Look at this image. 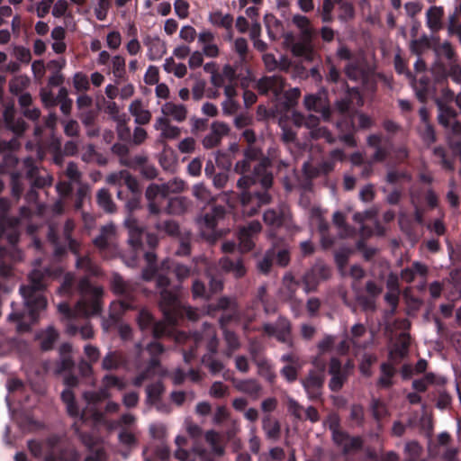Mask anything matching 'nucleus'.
Here are the masks:
<instances>
[{
  "mask_svg": "<svg viewBox=\"0 0 461 461\" xmlns=\"http://www.w3.org/2000/svg\"><path fill=\"white\" fill-rule=\"evenodd\" d=\"M96 203L98 206L107 213H113L116 211V205L113 201L108 189L101 188L96 194Z\"/></svg>",
  "mask_w": 461,
  "mask_h": 461,
  "instance_id": "34",
  "label": "nucleus"
},
{
  "mask_svg": "<svg viewBox=\"0 0 461 461\" xmlns=\"http://www.w3.org/2000/svg\"><path fill=\"white\" fill-rule=\"evenodd\" d=\"M430 47V42L429 38L426 35H423L418 40H412L410 44L411 51L417 55L420 56L422 52Z\"/></svg>",
  "mask_w": 461,
  "mask_h": 461,
  "instance_id": "54",
  "label": "nucleus"
},
{
  "mask_svg": "<svg viewBox=\"0 0 461 461\" xmlns=\"http://www.w3.org/2000/svg\"><path fill=\"white\" fill-rule=\"evenodd\" d=\"M263 429L267 436L270 438H276L280 433V425L276 420L266 418L263 420Z\"/></svg>",
  "mask_w": 461,
  "mask_h": 461,
  "instance_id": "51",
  "label": "nucleus"
},
{
  "mask_svg": "<svg viewBox=\"0 0 461 461\" xmlns=\"http://www.w3.org/2000/svg\"><path fill=\"white\" fill-rule=\"evenodd\" d=\"M203 326V332L195 331L190 336H187L185 332H180L176 336V340L178 343H183L181 349L183 358L186 364H191L197 358L199 349L204 346L207 352L201 358L202 365L212 375L220 373L227 375L225 364L216 357L219 342L215 329L207 322Z\"/></svg>",
  "mask_w": 461,
  "mask_h": 461,
  "instance_id": "3",
  "label": "nucleus"
},
{
  "mask_svg": "<svg viewBox=\"0 0 461 461\" xmlns=\"http://www.w3.org/2000/svg\"><path fill=\"white\" fill-rule=\"evenodd\" d=\"M285 80L281 76H265L256 84V89L260 95H267L272 94L276 99L283 94Z\"/></svg>",
  "mask_w": 461,
  "mask_h": 461,
  "instance_id": "22",
  "label": "nucleus"
},
{
  "mask_svg": "<svg viewBox=\"0 0 461 461\" xmlns=\"http://www.w3.org/2000/svg\"><path fill=\"white\" fill-rule=\"evenodd\" d=\"M331 276V268L322 263H316L302 278L303 290L306 294L315 292L321 281H325Z\"/></svg>",
  "mask_w": 461,
  "mask_h": 461,
  "instance_id": "18",
  "label": "nucleus"
},
{
  "mask_svg": "<svg viewBox=\"0 0 461 461\" xmlns=\"http://www.w3.org/2000/svg\"><path fill=\"white\" fill-rule=\"evenodd\" d=\"M230 131V127L221 122H214L211 125V131L203 140V146L205 149H212L217 147L223 136Z\"/></svg>",
  "mask_w": 461,
  "mask_h": 461,
  "instance_id": "25",
  "label": "nucleus"
},
{
  "mask_svg": "<svg viewBox=\"0 0 461 461\" xmlns=\"http://www.w3.org/2000/svg\"><path fill=\"white\" fill-rule=\"evenodd\" d=\"M113 74L118 79H124L126 69H125V59L120 55L114 56L112 60Z\"/></svg>",
  "mask_w": 461,
  "mask_h": 461,
  "instance_id": "53",
  "label": "nucleus"
},
{
  "mask_svg": "<svg viewBox=\"0 0 461 461\" xmlns=\"http://www.w3.org/2000/svg\"><path fill=\"white\" fill-rule=\"evenodd\" d=\"M5 118L6 122L10 125L14 132H15L16 134H23L28 128V125L23 119L19 118L17 120H14V116L10 114L9 109L5 110Z\"/></svg>",
  "mask_w": 461,
  "mask_h": 461,
  "instance_id": "48",
  "label": "nucleus"
},
{
  "mask_svg": "<svg viewBox=\"0 0 461 461\" xmlns=\"http://www.w3.org/2000/svg\"><path fill=\"white\" fill-rule=\"evenodd\" d=\"M281 361L285 364L281 369V375H297L301 367V360L295 352L292 351L283 355Z\"/></svg>",
  "mask_w": 461,
  "mask_h": 461,
  "instance_id": "33",
  "label": "nucleus"
},
{
  "mask_svg": "<svg viewBox=\"0 0 461 461\" xmlns=\"http://www.w3.org/2000/svg\"><path fill=\"white\" fill-rule=\"evenodd\" d=\"M350 345L352 343L348 338L337 345L336 352L339 357H332L330 359L328 375H347L354 368V361L348 357Z\"/></svg>",
  "mask_w": 461,
  "mask_h": 461,
  "instance_id": "15",
  "label": "nucleus"
},
{
  "mask_svg": "<svg viewBox=\"0 0 461 461\" xmlns=\"http://www.w3.org/2000/svg\"><path fill=\"white\" fill-rule=\"evenodd\" d=\"M262 229L258 221H252L240 228L238 231L239 247L242 252L251 251L255 248V240Z\"/></svg>",
  "mask_w": 461,
  "mask_h": 461,
  "instance_id": "21",
  "label": "nucleus"
},
{
  "mask_svg": "<svg viewBox=\"0 0 461 461\" xmlns=\"http://www.w3.org/2000/svg\"><path fill=\"white\" fill-rule=\"evenodd\" d=\"M115 228L113 224L104 225L101 228L100 233L94 239V244L99 249H105L109 245L110 238L114 234Z\"/></svg>",
  "mask_w": 461,
  "mask_h": 461,
  "instance_id": "40",
  "label": "nucleus"
},
{
  "mask_svg": "<svg viewBox=\"0 0 461 461\" xmlns=\"http://www.w3.org/2000/svg\"><path fill=\"white\" fill-rule=\"evenodd\" d=\"M411 336L409 333H400L389 349L388 359L380 364L381 375H413L412 366L402 363L409 353Z\"/></svg>",
  "mask_w": 461,
  "mask_h": 461,
  "instance_id": "9",
  "label": "nucleus"
},
{
  "mask_svg": "<svg viewBox=\"0 0 461 461\" xmlns=\"http://www.w3.org/2000/svg\"><path fill=\"white\" fill-rule=\"evenodd\" d=\"M300 281L295 280L291 274H286L284 276L283 286L289 300H293L294 298L295 293L300 287Z\"/></svg>",
  "mask_w": 461,
  "mask_h": 461,
  "instance_id": "47",
  "label": "nucleus"
},
{
  "mask_svg": "<svg viewBox=\"0 0 461 461\" xmlns=\"http://www.w3.org/2000/svg\"><path fill=\"white\" fill-rule=\"evenodd\" d=\"M75 289L77 290V285L75 286V276L71 273H67L59 288V292L62 295H70L73 294Z\"/></svg>",
  "mask_w": 461,
  "mask_h": 461,
  "instance_id": "56",
  "label": "nucleus"
},
{
  "mask_svg": "<svg viewBox=\"0 0 461 461\" xmlns=\"http://www.w3.org/2000/svg\"><path fill=\"white\" fill-rule=\"evenodd\" d=\"M76 267L86 274L85 277L89 279L90 276H97L100 275L99 267L88 256H78L76 259Z\"/></svg>",
  "mask_w": 461,
  "mask_h": 461,
  "instance_id": "31",
  "label": "nucleus"
},
{
  "mask_svg": "<svg viewBox=\"0 0 461 461\" xmlns=\"http://www.w3.org/2000/svg\"><path fill=\"white\" fill-rule=\"evenodd\" d=\"M142 278L146 281L155 279L159 290L158 307L167 320L175 321L183 312L182 303L175 287H171L170 277L166 275V269H162V264L159 268L148 266L142 271Z\"/></svg>",
  "mask_w": 461,
  "mask_h": 461,
  "instance_id": "6",
  "label": "nucleus"
},
{
  "mask_svg": "<svg viewBox=\"0 0 461 461\" xmlns=\"http://www.w3.org/2000/svg\"><path fill=\"white\" fill-rule=\"evenodd\" d=\"M354 119L357 118V130H367L373 126L374 121L367 114L358 112L353 107Z\"/></svg>",
  "mask_w": 461,
  "mask_h": 461,
  "instance_id": "58",
  "label": "nucleus"
},
{
  "mask_svg": "<svg viewBox=\"0 0 461 461\" xmlns=\"http://www.w3.org/2000/svg\"><path fill=\"white\" fill-rule=\"evenodd\" d=\"M162 269H166V275H175L177 280L181 283L187 278L191 274V267L175 262L171 259H165L162 261Z\"/></svg>",
  "mask_w": 461,
  "mask_h": 461,
  "instance_id": "28",
  "label": "nucleus"
},
{
  "mask_svg": "<svg viewBox=\"0 0 461 461\" xmlns=\"http://www.w3.org/2000/svg\"><path fill=\"white\" fill-rule=\"evenodd\" d=\"M326 63L329 66V71L325 76V79L328 83H340L341 87L344 89V93L346 92V88L343 86V82H346L345 80L340 81V72L336 68V66L332 63L331 59L330 57H327Z\"/></svg>",
  "mask_w": 461,
  "mask_h": 461,
  "instance_id": "49",
  "label": "nucleus"
},
{
  "mask_svg": "<svg viewBox=\"0 0 461 461\" xmlns=\"http://www.w3.org/2000/svg\"><path fill=\"white\" fill-rule=\"evenodd\" d=\"M183 312L175 321H170L164 315L166 321H156L153 314L146 308H141L137 316L136 322L143 334H150L153 339L171 338L175 336V326L177 321L186 316L189 320H195L197 313L191 308L182 304Z\"/></svg>",
  "mask_w": 461,
  "mask_h": 461,
  "instance_id": "7",
  "label": "nucleus"
},
{
  "mask_svg": "<svg viewBox=\"0 0 461 461\" xmlns=\"http://www.w3.org/2000/svg\"><path fill=\"white\" fill-rule=\"evenodd\" d=\"M137 348L138 354L133 363L129 361L127 355L122 351H109L102 360V369L131 371L134 367L136 375H168L161 364L165 353V348L161 343L154 340L145 348H140V345L138 344Z\"/></svg>",
  "mask_w": 461,
  "mask_h": 461,
  "instance_id": "2",
  "label": "nucleus"
},
{
  "mask_svg": "<svg viewBox=\"0 0 461 461\" xmlns=\"http://www.w3.org/2000/svg\"><path fill=\"white\" fill-rule=\"evenodd\" d=\"M185 188V183L182 180L174 179L166 184H151L146 190L145 196L149 202V211L151 214H158V199H164L165 195L170 193H178Z\"/></svg>",
  "mask_w": 461,
  "mask_h": 461,
  "instance_id": "13",
  "label": "nucleus"
},
{
  "mask_svg": "<svg viewBox=\"0 0 461 461\" xmlns=\"http://www.w3.org/2000/svg\"><path fill=\"white\" fill-rule=\"evenodd\" d=\"M226 213V209L222 205H212L210 212H207L203 216L204 226L213 230L217 225V221L222 219Z\"/></svg>",
  "mask_w": 461,
  "mask_h": 461,
  "instance_id": "32",
  "label": "nucleus"
},
{
  "mask_svg": "<svg viewBox=\"0 0 461 461\" xmlns=\"http://www.w3.org/2000/svg\"><path fill=\"white\" fill-rule=\"evenodd\" d=\"M145 44L149 48L148 58L149 60H158L167 52L165 42L158 37L153 39L148 38L145 41Z\"/></svg>",
  "mask_w": 461,
  "mask_h": 461,
  "instance_id": "30",
  "label": "nucleus"
},
{
  "mask_svg": "<svg viewBox=\"0 0 461 461\" xmlns=\"http://www.w3.org/2000/svg\"><path fill=\"white\" fill-rule=\"evenodd\" d=\"M59 357L55 364V374L62 375L68 372V375H73L72 371L75 367V361L72 357V346L69 343H63L59 348Z\"/></svg>",
  "mask_w": 461,
  "mask_h": 461,
  "instance_id": "24",
  "label": "nucleus"
},
{
  "mask_svg": "<svg viewBox=\"0 0 461 461\" xmlns=\"http://www.w3.org/2000/svg\"><path fill=\"white\" fill-rule=\"evenodd\" d=\"M301 95V91L299 88H291L288 91H285L283 95L284 96V108L285 110H290L294 107L297 104V101Z\"/></svg>",
  "mask_w": 461,
  "mask_h": 461,
  "instance_id": "52",
  "label": "nucleus"
},
{
  "mask_svg": "<svg viewBox=\"0 0 461 461\" xmlns=\"http://www.w3.org/2000/svg\"><path fill=\"white\" fill-rule=\"evenodd\" d=\"M26 169V177L30 180L32 187L38 189L50 186L53 177L46 170H41L35 164L33 158H27L23 161Z\"/></svg>",
  "mask_w": 461,
  "mask_h": 461,
  "instance_id": "20",
  "label": "nucleus"
},
{
  "mask_svg": "<svg viewBox=\"0 0 461 461\" xmlns=\"http://www.w3.org/2000/svg\"><path fill=\"white\" fill-rule=\"evenodd\" d=\"M419 131L423 142L428 146L436 142L437 138L432 124L425 123L423 128H420Z\"/></svg>",
  "mask_w": 461,
  "mask_h": 461,
  "instance_id": "57",
  "label": "nucleus"
},
{
  "mask_svg": "<svg viewBox=\"0 0 461 461\" xmlns=\"http://www.w3.org/2000/svg\"><path fill=\"white\" fill-rule=\"evenodd\" d=\"M264 222L272 228H280L285 222V215L281 210L268 209L263 214Z\"/></svg>",
  "mask_w": 461,
  "mask_h": 461,
  "instance_id": "38",
  "label": "nucleus"
},
{
  "mask_svg": "<svg viewBox=\"0 0 461 461\" xmlns=\"http://www.w3.org/2000/svg\"><path fill=\"white\" fill-rule=\"evenodd\" d=\"M295 125L301 127L305 126L309 129V135L314 140H324L328 143H334L335 138L332 133L323 126H320L319 117L309 114L304 115L300 113H294L293 115Z\"/></svg>",
  "mask_w": 461,
  "mask_h": 461,
  "instance_id": "14",
  "label": "nucleus"
},
{
  "mask_svg": "<svg viewBox=\"0 0 461 461\" xmlns=\"http://www.w3.org/2000/svg\"><path fill=\"white\" fill-rule=\"evenodd\" d=\"M77 292L80 299L71 308L68 303H60L58 305L59 312L68 321V323L74 322L78 317L86 319L90 316L98 315L102 312L103 289L92 285L87 277H82L77 284Z\"/></svg>",
  "mask_w": 461,
  "mask_h": 461,
  "instance_id": "5",
  "label": "nucleus"
},
{
  "mask_svg": "<svg viewBox=\"0 0 461 461\" xmlns=\"http://www.w3.org/2000/svg\"><path fill=\"white\" fill-rule=\"evenodd\" d=\"M437 104L439 110L438 117V122L445 127H448L450 125V120L455 119L457 115L456 110L443 104L439 99H437Z\"/></svg>",
  "mask_w": 461,
  "mask_h": 461,
  "instance_id": "39",
  "label": "nucleus"
},
{
  "mask_svg": "<svg viewBox=\"0 0 461 461\" xmlns=\"http://www.w3.org/2000/svg\"><path fill=\"white\" fill-rule=\"evenodd\" d=\"M77 322H78V318L74 322L68 323L67 324V332L69 335H76L77 333H80L81 337L84 339H88L93 338L94 330H93L92 326L86 321H85L84 324H79Z\"/></svg>",
  "mask_w": 461,
  "mask_h": 461,
  "instance_id": "35",
  "label": "nucleus"
},
{
  "mask_svg": "<svg viewBox=\"0 0 461 461\" xmlns=\"http://www.w3.org/2000/svg\"><path fill=\"white\" fill-rule=\"evenodd\" d=\"M156 229L160 235L176 237L179 234V225L176 221L173 220L158 221L156 224Z\"/></svg>",
  "mask_w": 461,
  "mask_h": 461,
  "instance_id": "41",
  "label": "nucleus"
},
{
  "mask_svg": "<svg viewBox=\"0 0 461 461\" xmlns=\"http://www.w3.org/2000/svg\"><path fill=\"white\" fill-rule=\"evenodd\" d=\"M272 161L262 149L249 144L243 150V159L236 162L234 172L240 175L237 187L240 190L241 212L249 217L256 215L260 207L271 203L269 190L273 186Z\"/></svg>",
  "mask_w": 461,
  "mask_h": 461,
  "instance_id": "1",
  "label": "nucleus"
},
{
  "mask_svg": "<svg viewBox=\"0 0 461 461\" xmlns=\"http://www.w3.org/2000/svg\"><path fill=\"white\" fill-rule=\"evenodd\" d=\"M147 160L148 158L144 155H136L133 157L128 156L124 160L122 161V164L133 169H140L142 166L147 162Z\"/></svg>",
  "mask_w": 461,
  "mask_h": 461,
  "instance_id": "64",
  "label": "nucleus"
},
{
  "mask_svg": "<svg viewBox=\"0 0 461 461\" xmlns=\"http://www.w3.org/2000/svg\"><path fill=\"white\" fill-rule=\"evenodd\" d=\"M274 266L275 261L269 249H267L263 255V257L259 258L257 262L258 271L265 276L269 275L271 273Z\"/></svg>",
  "mask_w": 461,
  "mask_h": 461,
  "instance_id": "46",
  "label": "nucleus"
},
{
  "mask_svg": "<svg viewBox=\"0 0 461 461\" xmlns=\"http://www.w3.org/2000/svg\"><path fill=\"white\" fill-rule=\"evenodd\" d=\"M427 26L431 32H437L443 28L442 18L444 16V9L442 6H431L426 14Z\"/></svg>",
  "mask_w": 461,
  "mask_h": 461,
  "instance_id": "29",
  "label": "nucleus"
},
{
  "mask_svg": "<svg viewBox=\"0 0 461 461\" xmlns=\"http://www.w3.org/2000/svg\"><path fill=\"white\" fill-rule=\"evenodd\" d=\"M257 330H262L267 337H275L277 341L286 344L290 349L294 348V341L292 337V324L284 316H279L276 324L264 323L261 329H257Z\"/></svg>",
  "mask_w": 461,
  "mask_h": 461,
  "instance_id": "16",
  "label": "nucleus"
},
{
  "mask_svg": "<svg viewBox=\"0 0 461 461\" xmlns=\"http://www.w3.org/2000/svg\"><path fill=\"white\" fill-rule=\"evenodd\" d=\"M112 290L121 297L118 301L113 302L110 306L109 318L113 323H116L125 312L136 309L138 304L135 291L121 276H113Z\"/></svg>",
  "mask_w": 461,
  "mask_h": 461,
  "instance_id": "11",
  "label": "nucleus"
},
{
  "mask_svg": "<svg viewBox=\"0 0 461 461\" xmlns=\"http://www.w3.org/2000/svg\"><path fill=\"white\" fill-rule=\"evenodd\" d=\"M271 255L273 256V259L275 261V265L285 267L290 263V252L287 249L282 248L278 249L273 247L269 249Z\"/></svg>",
  "mask_w": 461,
  "mask_h": 461,
  "instance_id": "42",
  "label": "nucleus"
},
{
  "mask_svg": "<svg viewBox=\"0 0 461 461\" xmlns=\"http://www.w3.org/2000/svg\"><path fill=\"white\" fill-rule=\"evenodd\" d=\"M344 72L348 79L357 81L362 75V70L357 61L348 62L345 68Z\"/></svg>",
  "mask_w": 461,
  "mask_h": 461,
  "instance_id": "62",
  "label": "nucleus"
},
{
  "mask_svg": "<svg viewBox=\"0 0 461 461\" xmlns=\"http://www.w3.org/2000/svg\"><path fill=\"white\" fill-rule=\"evenodd\" d=\"M162 112L165 115L173 117L177 122H183L186 118L187 111L184 104H176L168 102L162 107Z\"/></svg>",
  "mask_w": 461,
  "mask_h": 461,
  "instance_id": "36",
  "label": "nucleus"
},
{
  "mask_svg": "<svg viewBox=\"0 0 461 461\" xmlns=\"http://www.w3.org/2000/svg\"><path fill=\"white\" fill-rule=\"evenodd\" d=\"M378 365V358L376 355L365 353L362 356V359L359 365L361 375H371L373 372V366Z\"/></svg>",
  "mask_w": 461,
  "mask_h": 461,
  "instance_id": "45",
  "label": "nucleus"
},
{
  "mask_svg": "<svg viewBox=\"0 0 461 461\" xmlns=\"http://www.w3.org/2000/svg\"><path fill=\"white\" fill-rule=\"evenodd\" d=\"M29 282L28 285L20 287L27 312L13 311L7 317L8 321L16 323L18 333L30 331L32 325L38 321L40 312L45 310L48 303L43 294L46 288L44 275L35 269L30 274Z\"/></svg>",
  "mask_w": 461,
  "mask_h": 461,
  "instance_id": "4",
  "label": "nucleus"
},
{
  "mask_svg": "<svg viewBox=\"0 0 461 461\" xmlns=\"http://www.w3.org/2000/svg\"><path fill=\"white\" fill-rule=\"evenodd\" d=\"M221 267L227 273H232L235 277H242L246 274L243 260L240 256H227L220 259Z\"/></svg>",
  "mask_w": 461,
  "mask_h": 461,
  "instance_id": "27",
  "label": "nucleus"
},
{
  "mask_svg": "<svg viewBox=\"0 0 461 461\" xmlns=\"http://www.w3.org/2000/svg\"><path fill=\"white\" fill-rule=\"evenodd\" d=\"M338 423L334 418V421L330 424V429L333 433L334 441L340 447H343L345 452H348L354 449H357L361 447L362 441L359 438H351L338 430Z\"/></svg>",
  "mask_w": 461,
  "mask_h": 461,
  "instance_id": "26",
  "label": "nucleus"
},
{
  "mask_svg": "<svg viewBox=\"0 0 461 461\" xmlns=\"http://www.w3.org/2000/svg\"><path fill=\"white\" fill-rule=\"evenodd\" d=\"M233 383L239 390L250 394L257 393L259 390V387L254 379H247L240 382L234 380Z\"/></svg>",
  "mask_w": 461,
  "mask_h": 461,
  "instance_id": "61",
  "label": "nucleus"
},
{
  "mask_svg": "<svg viewBox=\"0 0 461 461\" xmlns=\"http://www.w3.org/2000/svg\"><path fill=\"white\" fill-rule=\"evenodd\" d=\"M73 86L77 91H87L90 88L89 79L86 75L77 72L73 77Z\"/></svg>",
  "mask_w": 461,
  "mask_h": 461,
  "instance_id": "63",
  "label": "nucleus"
},
{
  "mask_svg": "<svg viewBox=\"0 0 461 461\" xmlns=\"http://www.w3.org/2000/svg\"><path fill=\"white\" fill-rule=\"evenodd\" d=\"M337 5H339V14L338 17L340 21L348 22L354 18L355 9L351 3L343 0Z\"/></svg>",
  "mask_w": 461,
  "mask_h": 461,
  "instance_id": "55",
  "label": "nucleus"
},
{
  "mask_svg": "<svg viewBox=\"0 0 461 461\" xmlns=\"http://www.w3.org/2000/svg\"><path fill=\"white\" fill-rule=\"evenodd\" d=\"M192 294L194 298H203L208 300L211 297L205 284L198 279L194 280L193 283Z\"/></svg>",
  "mask_w": 461,
  "mask_h": 461,
  "instance_id": "60",
  "label": "nucleus"
},
{
  "mask_svg": "<svg viewBox=\"0 0 461 461\" xmlns=\"http://www.w3.org/2000/svg\"><path fill=\"white\" fill-rule=\"evenodd\" d=\"M158 213L164 211L168 214L180 215L184 213L189 207V200L183 196L165 195L164 199L157 200Z\"/></svg>",
  "mask_w": 461,
  "mask_h": 461,
  "instance_id": "23",
  "label": "nucleus"
},
{
  "mask_svg": "<svg viewBox=\"0 0 461 461\" xmlns=\"http://www.w3.org/2000/svg\"><path fill=\"white\" fill-rule=\"evenodd\" d=\"M210 22L213 25L230 30L233 23V16L230 14H222L221 12H214L210 14Z\"/></svg>",
  "mask_w": 461,
  "mask_h": 461,
  "instance_id": "44",
  "label": "nucleus"
},
{
  "mask_svg": "<svg viewBox=\"0 0 461 461\" xmlns=\"http://www.w3.org/2000/svg\"><path fill=\"white\" fill-rule=\"evenodd\" d=\"M59 338V333L53 327H49L46 330L38 335L41 350L48 351L53 348L55 342Z\"/></svg>",
  "mask_w": 461,
  "mask_h": 461,
  "instance_id": "37",
  "label": "nucleus"
},
{
  "mask_svg": "<svg viewBox=\"0 0 461 461\" xmlns=\"http://www.w3.org/2000/svg\"><path fill=\"white\" fill-rule=\"evenodd\" d=\"M125 225L129 230V244L134 249H138L142 246V240L145 239L149 248L154 249L158 243V239L153 233H144L142 229L138 226L135 219L129 216L125 221Z\"/></svg>",
  "mask_w": 461,
  "mask_h": 461,
  "instance_id": "17",
  "label": "nucleus"
},
{
  "mask_svg": "<svg viewBox=\"0 0 461 461\" xmlns=\"http://www.w3.org/2000/svg\"><path fill=\"white\" fill-rule=\"evenodd\" d=\"M90 196V186L87 184L79 185L74 198V208L76 211H80L86 199Z\"/></svg>",
  "mask_w": 461,
  "mask_h": 461,
  "instance_id": "43",
  "label": "nucleus"
},
{
  "mask_svg": "<svg viewBox=\"0 0 461 461\" xmlns=\"http://www.w3.org/2000/svg\"><path fill=\"white\" fill-rule=\"evenodd\" d=\"M118 438L122 445L127 447L130 449L135 447L137 444L135 434L126 429H123L120 431Z\"/></svg>",
  "mask_w": 461,
  "mask_h": 461,
  "instance_id": "59",
  "label": "nucleus"
},
{
  "mask_svg": "<svg viewBox=\"0 0 461 461\" xmlns=\"http://www.w3.org/2000/svg\"><path fill=\"white\" fill-rule=\"evenodd\" d=\"M346 88L344 95L336 100L334 109L340 114V119L336 122V126L340 133L357 131L355 124L353 105L361 106L363 97L357 87H350L347 82L342 83Z\"/></svg>",
  "mask_w": 461,
  "mask_h": 461,
  "instance_id": "10",
  "label": "nucleus"
},
{
  "mask_svg": "<svg viewBox=\"0 0 461 461\" xmlns=\"http://www.w3.org/2000/svg\"><path fill=\"white\" fill-rule=\"evenodd\" d=\"M303 384L311 396H317L319 394V389L322 384L321 376H307L303 381Z\"/></svg>",
  "mask_w": 461,
  "mask_h": 461,
  "instance_id": "50",
  "label": "nucleus"
},
{
  "mask_svg": "<svg viewBox=\"0 0 461 461\" xmlns=\"http://www.w3.org/2000/svg\"><path fill=\"white\" fill-rule=\"evenodd\" d=\"M106 396L105 391L85 393L84 397L87 402L88 407L80 411L74 402V394L69 388L65 389L61 394L62 401L66 404L67 411L70 416L79 418L80 420H86L87 419L89 412H91V416L96 421L100 420L101 414L95 410H92L91 405L104 399Z\"/></svg>",
  "mask_w": 461,
  "mask_h": 461,
  "instance_id": "12",
  "label": "nucleus"
},
{
  "mask_svg": "<svg viewBox=\"0 0 461 461\" xmlns=\"http://www.w3.org/2000/svg\"><path fill=\"white\" fill-rule=\"evenodd\" d=\"M304 107L311 112L321 113L325 122H330L332 110L326 92L308 94L303 98Z\"/></svg>",
  "mask_w": 461,
  "mask_h": 461,
  "instance_id": "19",
  "label": "nucleus"
},
{
  "mask_svg": "<svg viewBox=\"0 0 461 461\" xmlns=\"http://www.w3.org/2000/svg\"><path fill=\"white\" fill-rule=\"evenodd\" d=\"M106 182L119 187L117 198L125 201V208L130 214L140 208L141 190L138 180L128 171L113 173L107 176Z\"/></svg>",
  "mask_w": 461,
  "mask_h": 461,
  "instance_id": "8",
  "label": "nucleus"
}]
</instances>
